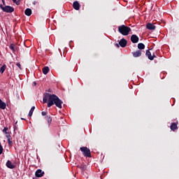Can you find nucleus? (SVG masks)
Instances as JSON below:
<instances>
[{"instance_id": "nucleus-1", "label": "nucleus", "mask_w": 179, "mask_h": 179, "mask_svg": "<svg viewBox=\"0 0 179 179\" xmlns=\"http://www.w3.org/2000/svg\"><path fill=\"white\" fill-rule=\"evenodd\" d=\"M48 101V107H52L55 104L56 107L58 108H62V103H64L62 100H60L59 97L55 94H51L50 93H46L43 96V103H47Z\"/></svg>"}, {"instance_id": "nucleus-2", "label": "nucleus", "mask_w": 179, "mask_h": 179, "mask_svg": "<svg viewBox=\"0 0 179 179\" xmlns=\"http://www.w3.org/2000/svg\"><path fill=\"white\" fill-rule=\"evenodd\" d=\"M117 30L119 33L122 34V36H128L129 34V32L131 31V27L126 26L124 24L119 26Z\"/></svg>"}, {"instance_id": "nucleus-3", "label": "nucleus", "mask_w": 179, "mask_h": 179, "mask_svg": "<svg viewBox=\"0 0 179 179\" xmlns=\"http://www.w3.org/2000/svg\"><path fill=\"white\" fill-rule=\"evenodd\" d=\"M80 150L85 157H92V152H90V149L87 147H80Z\"/></svg>"}, {"instance_id": "nucleus-4", "label": "nucleus", "mask_w": 179, "mask_h": 179, "mask_svg": "<svg viewBox=\"0 0 179 179\" xmlns=\"http://www.w3.org/2000/svg\"><path fill=\"white\" fill-rule=\"evenodd\" d=\"M1 9L3 12H6V13H12L15 12V8L10 6H3L2 4L0 5Z\"/></svg>"}, {"instance_id": "nucleus-5", "label": "nucleus", "mask_w": 179, "mask_h": 179, "mask_svg": "<svg viewBox=\"0 0 179 179\" xmlns=\"http://www.w3.org/2000/svg\"><path fill=\"white\" fill-rule=\"evenodd\" d=\"M44 174H45L44 171H43V170H41V169H38L35 172V176L37 178H41V177H43L44 176Z\"/></svg>"}, {"instance_id": "nucleus-6", "label": "nucleus", "mask_w": 179, "mask_h": 179, "mask_svg": "<svg viewBox=\"0 0 179 179\" xmlns=\"http://www.w3.org/2000/svg\"><path fill=\"white\" fill-rule=\"evenodd\" d=\"M131 41L133 43V44H136V43H138L139 41V37L135 34H133L131 36Z\"/></svg>"}, {"instance_id": "nucleus-7", "label": "nucleus", "mask_w": 179, "mask_h": 179, "mask_svg": "<svg viewBox=\"0 0 179 179\" xmlns=\"http://www.w3.org/2000/svg\"><path fill=\"white\" fill-rule=\"evenodd\" d=\"M127 43L128 42L126 41L125 38H122L119 42V45H120V47H122V48H125V47H127Z\"/></svg>"}, {"instance_id": "nucleus-8", "label": "nucleus", "mask_w": 179, "mask_h": 179, "mask_svg": "<svg viewBox=\"0 0 179 179\" xmlns=\"http://www.w3.org/2000/svg\"><path fill=\"white\" fill-rule=\"evenodd\" d=\"M6 166V167H8V169H13L16 167V166L12 164V162H10V160L7 161Z\"/></svg>"}, {"instance_id": "nucleus-9", "label": "nucleus", "mask_w": 179, "mask_h": 179, "mask_svg": "<svg viewBox=\"0 0 179 179\" xmlns=\"http://www.w3.org/2000/svg\"><path fill=\"white\" fill-rule=\"evenodd\" d=\"M73 8L76 10H79V9H80V4L78 1H74L73 3Z\"/></svg>"}, {"instance_id": "nucleus-10", "label": "nucleus", "mask_w": 179, "mask_h": 179, "mask_svg": "<svg viewBox=\"0 0 179 179\" xmlns=\"http://www.w3.org/2000/svg\"><path fill=\"white\" fill-rule=\"evenodd\" d=\"M146 27L148 30H155L156 29V26L152 23H148Z\"/></svg>"}, {"instance_id": "nucleus-11", "label": "nucleus", "mask_w": 179, "mask_h": 179, "mask_svg": "<svg viewBox=\"0 0 179 179\" xmlns=\"http://www.w3.org/2000/svg\"><path fill=\"white\" fill-rule=\"evenodd\" d=\"M132 54H133V57H134V58H138V57H141V55H142V51L136 50V52H134Z\"/></svg>"}, {"instance_id": "nucleus-12", "label": "nucleus", "mask_w": 179, "mask_h": 179, "mask_svg": "<svg viewBox=\"0 0 179 179\" xmlns=\"http://www.w3.org/2000/svg\"><path fill=\"white\" fill-rule=\"evenodd\" d=\"M145 55L148 57V59L153 61V57H152V53L150 52V50H147Z\"/></svg>"}, {"instance_id": "nucleus-13", "label": "nucleus", "mask_w": 179, "mask_h": 179, "mask_svg": "<svg viewBox=\"0 0 179 179\" xmlns=\"http://www.w3.org/2000/svg\"><path fill=\"white\" fill-rule=\"evenodd\" d=\"M45 118L47 119V121H48V128H50V126L51 125V122H52V117H51V115H47Z\"/></svg>"}, {"instance_id": "nucleus-14", "label": "nucleus", "mask_w": 179, "mask_h": 179, "mask_svg": "<svg viewBox=\"0 0 179 179\" xmlns=\"http://www.w3.org/2000/svg\"><path fill=\"white\" fill-rule=\"evenodd\" d=\"M171 131H176V129H178V127L177 126V123L173 122L170 127Z\"/></svg>"}, {"instance_id": "nucleus-15", "label": "nucleus", "mask_w": 179, "mask_h": 179, "mask_svg": "<svg viewBox=\"0 0 179 179\" xmlns=\"http://www.w3.org/2000/svg\"><path fill=\"white\" fill-rule=\"evenodd\" d=\"M0 108H1V110H5V108H6V103L2 101V99H0Z\"/></svg>"}, {"instance_id": "nucleus-16", "label": "nucleus", "mask_w": 179, "mask_h": 179, "mask_svg": "<svg viewBox=\"0 0 179 179\" xmlns=\"http://www.w3.org/2000/svg\"><path fill=\"white\" fill-rule=\"evenodd\" d=\"M48 72H50V67L45 66L43 68V73L44 75H47V73H48Z\"/></svg>"}, {"instance_id": "nucleus-17", "label": "nucleus", "mask_w": 179, "mask_h": 179, "mask_svg": "<svg viewBox=\"0 0 179 179\" xmlns=\"http://www.w3.org/2000/svg\"><path fill=\"white\" fill-rule=\"evenodd\" d=\"M24 13L27 16H31V9L27 8L24 11Z\"/></svg>"}, {"instance_id": "nucleus-18", "label": "nucleus", "mask_w": 179, "mask_h": 179, "mask_svg": "<svg viewBox=\"0 0 179 179\" xmlns=\"http://www.w3.org/2000/svg\"><path fill=\"white\" fill-rule=\"evenodd\" d=\"M5 71H6V64H3L1 68H0V73H1V75L3 73V72H5Z\"/></svg>"}, {"instance_id": "nucleus-19", "label": "nucleus", "mask_w": 179, "mask_h": 179, "mask_svg": "<svg viewBox=\"0 0 179 179\" xmlns=\"http://www.w3.org/2000/svg\"><path fill=\"white\" fill-rule=\"evenodd\" d=\"M138 50H145V44L140 43L137 45Z\"/></svg>"}, {"instance_id": "nucleus-20", "label": "nucleus", "mask_w": 179, "mask_h": 179, "mask_svg": "<svg viewBox=\"0 0 179 179\" xmlns=\"http://www.w3.org/2000/svg\"><path fill=\"white\" fill-rule=\"evenodd\" d=\"M36 109V107L32 106L31 108L29 110V117H31V115H33V113H34V110Z\"/></svg>"}, {"instance_id": "nucleus-21", "label": "nucleus", "mask_w": 179, "mask_h": 179, "mask_svg": "<svg viewBox=\"0 0 179 179\" xmlns=\"http://www.w3.org/2000/svg\"><path fill=\"white\" fill-rule=\"evenodd\" d=\"M10 50H13V52H15L16 51V48H15V44L11 43L9 46Z\"/></svg>"}, {"instance_id": "nucleus-22", "label": "nucleus", "mask_w": 179, "mask_h": 179, "mask_svg": "<svg viewBox=\"0 0 179 179\" xmlns=\"http://www.w3.org/2000/svg\"><path fill=\"white\" fill-rule=\"evenodd\" d=\"M7 141L9 146H12V145H13V142L10 141V138H8Z\"/></svg>"}, {"instance_id": "nucleus-23", "label": "nucleus", "mask_w": 179, "mask_h": 179, "mask_svg": "<svg viewBox=\"0 0 179 179\" xmlns=\"http://www.w3.org/2000/svg\"><path fill=\"white\" fill-rule=\"evenodd\" d=\"M14 3H16L17 5H20V0H13Z\"/></svg>"}, {"instance_id": "nucleus-24", "label": "nucleus", "mask_w": 179, "mask_h": 179, "mask_svg": "<svg viewBox=\"0 0 179 179\" xmlns=\"http://www.w3.org/2000/svg\"><path fill=\"white\" fill-rule=\"evenodd\" d=\"M8 127H4L3 129V132L6 135H8Z\"/></svg>"}, {"instance_id": "nucleus-25", "label": "nucleus", "mask_w": 179, "mask_h": 179, "mask_svg": "<svg viewBox=\"0 0 179 179\" xmlns=\"http://www.w3.org/2000/svg\"><path fill=\"white\" fill-rule=\"evenodd\" d=\"M3 152V148L2 145H0V155H2Z\"/></svg>"}, {"instance_id": "nucleus-26", "label": "nucleus", "mask_w": 179, "mask_h": 179, "mask_svg": "<svg viewBox=\"0 0 179 179\" xmlns=\"http://www.w3.org/2000/svg\"><path fill=\"white\" fill-rule=\"evenodd\" d=\"M16 65L18 66L19 69L22 70V65L19 62H17Z\"/></svg>"}, {"instance_id": "nucleus-27", "label": "nucleus", "mask_w": 179, "mask_h": 179, "mask_svg": "<svg viewBox=\"0 0 179 179\" xmlns=\"http://www.w3.org/2000/svg\"><path fill=\"white\" fill-rule=\"evenodd\" d=\"M41 115H42L43 117H45V115H47V112L43 111V112H41Z\"/></svg>"}, {"instance_id": "nucleus-28", "label": "nucleus", "mask_w": 179, "mask_h": 179, "mask_svg": "<svg viewBox=\"0 0 179 179\" xmlns=\"http://www.w3.org/2000/svg\"><path fill=\"white\" fill-rule=\"evenodd\" d=\"M6 138H7V140H8V139H10V134H7V135L6 136Z\"/></svg>"}, {"instance_id": "nucleus-29", "label": "nucleus", "mask_w": 179, "mask_h": 179, "mask_svg": "<svg viewBox=\"0 0 179 179\" xmlns=\"http://www.w3.org/2000/svg\"><path fill=\"white\" fill-rule=\"evenodd\" d=\"M115 45L117 48H120V43H116Z\"/></svg>"}, {"instance_id": "nucleus-30", "label": "nucleus", "mask_w": 179, "mask_h": 179, "mask_svg": "<svg viewBox=\"0 0 179 179\" xmlns=\"http://www.w3.org/2000/svg\"><path fill=\"white\" fill-rule=\"evenodd\" d=\"M152 57H153V59L156 58V55H153Z\"/></svg>"}, {"instance_id": "nucleus-31", "label": "nucleus", "mask_w": 179, "mask_h": 179, "mask_svg": "<svg viewBox=\"0 0 179 179\" xmlns=\"http://www.w3.org/2000/svg\"><path fill=\"white\" fill-rule=\"evenodd\" d=\"M34 86H36L37 85V83L34 82Z\"/></svg>"}, {"instance_id": "nucleus-32", "label": "nucleus", "mask_w": 179, "mask_h": 179, "mask_svg": "<svg viewBox=\"0 0 179 179\" xmlns=\"http://www.w3.org/2000/svg\"><path fill=\"white\" fill-rule=\"evenodd\" d=\"M3 3L5 4V0H2Z\"/></svg>"}, {"instance_id": "nucleus-33", "label": "nucleus", "mask_w": 179, "mask_h": 179, "mask_svg": "<svg viewBox=\"0 0 179 179\" xmlns=\"http://www.w3.org/2000/svg\"><path fill=\"white\" fill-rule=\"evenodd\" d=\"M21 120H24L25 119L24 118H21Z\"/></svg>"}, {"instance_id": "nucleus-34", "label": "nucleus", "mask_w": 179, "mask_h": 179, "mask_svg": "<svg viewBox=\"0 0 179 179\" xmlns=\"http://www.w3.org/2000/svg\"><path fill=\"white\" fill-rule=\"evenodd\" d=\"M0 145H1V143H0Z\"/></svg>"}]
</instances>
